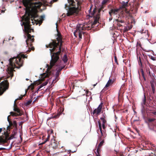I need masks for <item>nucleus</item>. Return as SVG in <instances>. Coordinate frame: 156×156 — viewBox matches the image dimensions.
<instances>
[{
	"mask_svg": "<svg viewBox=\"0 0 156 156\" xmlns=\"http://www.w3.org/2000/svg\"><path fill=\"white\" fill-rule=\"evenodd\" d=\"M23 4L26 7V12L25 15L23 16L24 22L22 23L21 25L24 26V30L27 33V34H29L31 31H34V30L31 28V25L30 24V20L33 21V20L37 17L38 9H40L41 11L45 10L46 8L41 9L40 8L43 5L39 0H23ZM34 24V23L32 22Z\"/></svg>",
	"mask_w": 156,
	"mask_h": 156,
	"instance_id": "nucleus-1",
	"label": "nucleus"
},
{
	"mask_svg": "<svg viewBox=\"0 0 156 156\" xmlns=\"http://www.w3.org/2000/svg\"><path fill=\"white\" fill-rule=\"evenodd\" d=\"M57 37L56 39H51V41L48 44L46 45L47 48H50V52L51 54V58L50 63V65H47V70H51L53 66L59 59V55L61 51L63 52L64 49H62V46L63 41L61 34L58 31Z\"/></svg>",
	"mask_w": 156,
	"mask_h": 156,
	"instance_id": "nucleus-2",
	"label": "nucleus"
},
{
	"mask_svg": "<svg viewBox=\"0 0 156 156\" xmlns=\"http://www.w3.org/2000/svg\"><path fill=\"white\" fill-rule=\"evenodd\" d=\"M69 5H65V9L67 10L66 14L67 16H77L79 14L81 10V2L78 1L74 0H67Z\"/></svg>",
	"mask_w": 156,
	"mask_h": 156,
	"instance_id": "nucleus-3",
	"label": "nucleus"
},
{
	"mask_svg": "<svg viewBox=\"0 0 156 156\" xmlns=\"http://www.w3.org/2000/svg\"><path fill=\"white\" fill-rule=\"evenodd\" d=\"M16 59L15 57L10 58L9 59V64L10 65V69L8 70V73L10 75L11 77L13 76V72L15 68H20L22 66V62L20 61V58H17Z\"/></svg>",
	"mask_w": 156,
	"mask_h": 156,
	"instance_id": "nucleus-4",
	"label": "nucleus"
},
{
	"mask_svg": "<svg viewBox=\"0 0 156 156\" xmlns=\"http://www.w3.org/2000/svg\"><path fill=\"white\" fill-rule=\"evenodd\" d=\"M122 6L118 9H111L109 12V14L111 17L113 14L116 15L120 12L122 14L127 13V2H122Z\"/></svg>",
	"mask_w": 156,
	"mask_h": 156,
	"instance_id": "nucleus-5",
	"label": "nucleus"
},
{
	"mask_svg": "<svg viewBox=\"0 0 156 156\" xmlns=\"http://www.w3.org/2000/svg\"><path fill=\"white\" fill-rule=\"evenodd\" d=\"M103 8V7H101V8L99 9L98 12L96 13V9H94L92 13H91V17H93L94 18V21L93 23V25H95L98 23V20L100 18V12L101 10Z\"/></svg>",
	"mask_w": 156,
	"mask_h": 156,
	"instance_id": "nucleus-6",
	"label": "nucleus"
},
{
	"mask_svg": "<svg viewBox=\"0 0 156 156\" xmlns=\"http://www.w3.org/2000/svg\"><path fill=\"white\" fill-rule=\"evenodd\" d=\"M2 79V78H0V82ZM9 87V83L7 80H4L0 83V95H2L3 93L7 90L8 89Z\"/></svg>",
	"mask_w": 156,
	"mask_h": 156,
	"instance_id": "nucleus-7",
	"label": "nucleus"
},
{
	"mask_svg": "<svg viewBox=\"0 0 156 156\" xmlns=\"http://www.w3.org/2000/svg\"><path fill=\"white\" fill-rule=\"evenodd\" d=\"M13 131L12 132V134L10 137H9V133L8 131L4 132V136H2L3 143L6 142L8 140H11L14 137V136L16 133V130L14 129Z\"/></svg>",
	"mask_w": 156,
	"mask_h": 156,
	"instance_id": "nucleus-8",
	"label": "nucleus"
},
{
	"mask_svg": "<svg viewBox=\"0 0 156 156\" xmlns=\"http://www.w3.org/2000/svg\"><path fill=\"white\" fill-rule=\"evenodd\" d=\"M49 77L48 74L44 73L41 76V79L39 80L34 82L33 83H32L30 85L29 87V88H30L31 90H33L34 88V85H38L41 83L42 81H43L44 79V78Z\"/></svg>",
	"mask_w": 156,
	"mask_h": 156,
	"instance_id": "nucleus-9",
	"label": "nucleus"
},
{
	"mask_svg": "<svg viewBox=\"0 0 156 156\" xmlns=\"http://www.w3.org/2000/svg\"><path fill=\"white\" fill-rule=\"evenodd\" d=\"M27 38L26 41L27 46L28 47L29 45H30V46H32V43L33 42L34 40V36H31L30 34H27Z\"/></svg>",
	"mask_w": 156,
	"mask_h": 156,
	"instance_id": "nucleus-10",
	"label": "nucleus"
},
{
	"mask_svg": "<svg viewBox=\"0 0 156 156\" xmlns=\"http://www.w3.org/2000/svg\"><path fill=\"white\" fill-rule=\"evenodd\" d=\"M86 27L84 26L82 24H78L76 28V30L75 31L74 34L75 36V34L76 32L77 33H84L83 31L86 30Z\"/></svg>",
	"mask_w": 156,
	"mask_h": 156,
	"instance_id": "nucleus-11",
	"label": "nucleus"
},
{
	"mask_svg": "<svg viewBox=\"0 0 156 156\" xmlns=\"http://www.w3.org/2000/svg\"><path fill=\"white\" fill-rule=\"evenodd\" d=\"M103 103H101L98 106L97 108L95 109L93 112V114H95L96 115H99L101 112Z\"/></svg>",
	"mask_w": 156,
	"mask_h": 156,
	"instance_id": "nucleus-12",
	"label": "nucleus"
},
{
	"mask_svg": "<svg viewBox=\"0 0 156 156\" xmlns=\"http://www.w3.org/2000/svg\"><path fill=\"white\" fill-rule=\"evenodd\" d=\"M104 142V140H103L99 144L98 146V147L97 149V153H96V156H101V148L103 145Z\"/></svg>",
	"mask_w": 156,
	"mask_h": 156,
	"instance_id": "nucleus-13",
	"label": "nucleus"
},
{
	"mask_svg": "<svg viewBox=\"0 0 156 156\" xmlns=\"http://www.w3.org/2000/svg\"><path fill=\"white\" fill-rule=\"evenodd\" d=\"M16 100H15L14 102L13 110L15 112H17L20 116L22 115V114L20 112V110L17 107L16 104Z\"/></svg>",
	"mask_w": 156,
	"mask_h": 156,
	"instance_id": "nucleus-14",
	"label": "nucleus"
},
{
	"mask_svg": "<svg viewBox=\"0 0 156 156\" xmlns=\"http://www.w3.org/2000/svg\"><path fill=\"white\" fill-rule=\"evenodd\" d=\"M64 68V66H59L56 69L57 71L55 73V78L57 79L60 74L61 70Z\"/></svg>",
	"mask_w": 156,
	"mask_h": 156,
	"instance_id": "nucleus-15",
	"label": "nucleus"
},
{
	"mask_svg": "<svg viewBox=\"0 0 156 156\" xmlns=\"http://www.w3.org/2000/svg\"><path fill=\"white\" fill-rule=\"evenodd\" d=\"M10 117V115H9L7 117V120L8 121L9 125L7 127V130H9V129H12L13 127V122L10 120L9 117Z\"/></svg>",
	"mask_w": 156,
	"mask_h": 156,
	"instance_id": "nucleus-16",
	"label": "nucleus"
},
{
	"mask_svg": "<svg viewBox=\"0 0 156 156\" xmlns=\"http://www.w3.org/2000/svg\"><path fill=\"white\" fill-rule=\"evenodd\" d=\"M58 145V143L57 142L55 141V140H54L52 141L51 144V147H52L54 149H56L57 148Z\"/></svg>",
	"mask_w": 156,
	"mask_h": 156,
	"instance_id": "nucleus-17",
	"label": "nucleus"
},
{
	"mask_svg": "<svg viewBox=\"0 0 156 156\" xmlns=\"http://www.w3.org/2000/svg\"><path fill=\"white\" fill-rule=\"evenodd\" d=\"M112 80L111 79H109L106 84L105 87L103 89V90H106V88L108 87L111 84H112Z\"/></svg>",
	"mask_w": 156,
	"mask_h": 156,
	"instance_id": "nucleus-18",
	"label": "nucleus"
},
{
	"mask_svg": "<svg viewBox=\"0 0 156 156\" xmlns=\"http://www.w3.org/2000/svg\"><path fill=\"white\" fill-rule=\"evenodd\" d=\"M140 32L142 33L145 34V37L147 38L148 37V32L147 30L142 29L140 30Z\"/></svg>",
	"mask_w": 156,
	"mask_h": 156,
	"instance_id": "nucleus-19",
	"label": "nucleus"
},
{
	"mask_svg": "<svg viewBox=\"0 0 156 156\" xmlns=\"http://www.w3.org/2000/svg\"><path fill=\"white\" fill-rule=\"evenodd\" d=\"M37 15H38V14H37ZM38 15H37V17L36 18H35V20H34V21H35V22H38L39 23H41L42 22V20H43V19L44 17V16H40L41 19L40 20H38L37 19H36V18H37L38 17Z\"/></svg>",
	"mask_w": 156,
	"mask_h": 156,
	"instance_id": "nucleus-20",
	"label": "nucleus"
},
{
	"mask_svg": "<svg viewBox=\"0 0 156 156\" xmlns=\"http://www.w3.org/2000/svg\"><path fill=\"white\" fill-rule=\"evenodd\" d=\"M98 125L99 126V128L100 130V131L101 133V135L102 136H104L103 133L102 132V125L101 124V122L100 120H99L98 121Z\"/></svg>",
	"mask_w": 156,
	"mask_h": 156,
	"instance_id": "nucleus-21",
	"label": "nucleus"
},
{
	"mask_svg": "<svg viewBox=\"0 0 156 156\" xmlns=\"http://www.w3.org/2000/svg\"><path fill=\"white\" fill-rule=\"evenodd\" d=\"M15 57L16 58V59H17V58H20V61H21V62H22V66L23 65V61H22V60L21 58H27V56H25L24 54H22V55H21L20 56H18L17 57Z\"/></svg>",
	"mask_w": 156,
	"mask_h": 156,
	"instance_id": "nucleus-22",
	"label": "nucleus"
},
{
	"mask_svg": "<svg viewBox=\"0 0 156 156\" xmlns=\"http://www.w3.org/2000/svg\"><path fill=\"white\" fill-rule=\"evenodd\" d=\"M100 119L102 121V124H105L107 122L106 120V117L105 115H103V117L100 118Z\"/></svg>",
	"mask_w": 156,
	"mask_h": 156,
	"instance_id": "nucleus-23",
	"label": "nucleus"
},
{
	"mask_svg": "<svg viewBox=\"0 0 156 156\" xmlns=\"http://www.w3.org/2000/svg\"><path fill=\"white\" fill-rule=\"evenodd\" d=\"M10 115H11L12 116H19V115L18 114V113L12 112H10Z\"/></svg>",
	"mask_w": 156,
	"mask_h": 156,
	"instance_id": "nucleus-24",
	"label": "nucleus"
},
{
	"mask_svg": "<svg viewBox=\"0 0 156 156\" xmlns=\"http://www.w3.org/2000/svg\"><path fill=\"white\" fill-rule=\"evenodd\" d=\"M123 35L125 37H127V27H125L123 30Z\"/></svg>",
	"mask_w": 156,
	"mask_h": 156,
	"instance_id": "nucleus-25",
	"label": "nucleus"
},
{
	"mask_svg": "<svg viewBox=\"0 0 156 156\" xmlns=\"http://www.w3.org/2000/svg\"><path fill=\"white\" fill-rule=\"evenodd\" d=\"M68 59L67 57V55H65L63 57V60L64 62L66 63L67 62Z\"/></svg>",
	"mask_w": 156,
	"mask_h": 156,
	"instance_id": "nucleus-26",
	"label": "nucleus"
},
{
	"mask_svg": "<svg viewBox=\"0 0 156 156\" xmlns=\"http://www.w3.org/2000/svg\"><path fill=\"white\" fill-rule=\"evenodd\" d=\"M32 102V100H30L28 101L27 102H25V105L26 106H28V105H29Z\"/></svg>",
	"mask_w": 156,
	"mask_h": 156,
	"instance_id": "nucleus-27",
	"label": "nucleus"
},
{
	"mask_svg": "<svg viewBox=\"0 0 156 156\" xmlns=\"http://www.w3.org/2000/svg\"><path fill=\"white\" fill-rule=\"evenodd\" d=\"M125 84H123V85H122V86H121V88H120V90H121V92L122 91V90L123 91L125 89V88H126V87H125Z\"/></svg>",
	"mask_w": 156,
	"mask_h": 156,
	"instance_id": "nucleus-28",
	"label": "nucleus"
},
{
	"mask_svg": "<svg viewBox=\"0 0 156 156\" xmlns=\"http://www.w3.org/2000/svg\"><path fill=\"white\" fill-rule=\"evenodd\" d=\"M12 122L13 124V127H16L17 123L16 122V121H13Z\"/></svg>",
	"mask_w": 156,
	"mask_h": 156,
	"instance_id": "nucleus-29",
	"label": "nucleus"
},
{
	"mask_svg": "<svg viewBox=\"0 0 156 156\" xmlns=\"http://www.w3.org/2000/svg\"><path fill=\"white\" fill-rule=\"evenodd\" d=\"M79 34V36L80 38V39H81L82 38V34H84V33H78Z\"/></svg>",
	"mask_w": 156,
	"mask_h": 156,
	"instance_id": "nucleus-30",
	"label": "nucleus"
},
{
	"mask_svg": "<svg viewBox=\"0 0 156 156\" xmlns=\"http://www.w3.org/2000/svg\"><path fill=\"white\" fill-rule=\"evenodd\" d=\"M108 1V0H104L102 1L101 3L103 5H104Z\"/></svg>",
	"mask_w": 156,
	"mask_h": 156,
	"instance_id": "nucleus-31",
	"label": "nucleus"
},
{
	"mask_svg": "<svg viewBox=\"0 0 156 156\" xmlns=\"http://www.w3.org/2000/svg\"><path fill=\"white\" fill-rule=\"evenodd\" d=\"M43 87V85H42V84L40 86H39L37 88V91L38 92L39 90L42 87Z\"/></svg>",
	"mask_w": 156,
	"mask_h": 156,
	"instance_id": "nucleus-32",
	"label": "nucleus"
},
{
	"mask_svg": "<svg viewBox=\"0 0 156 156\" xmlns=\"http://www.w3.org/2000/svg\"><path fill=\"white\" fill-rule=\"evenodd\" d=\"M114 58H115V63H117V64H118V62L117 61V57H116V56H115Z\"/></svg>",
	"mask_w": 156,
	"mask_h": 156,
	"instance_id": "nucleus-33",
	"label": "nucleus"
},
{
	"mask_svg": "<svg viewBox=\"0 0 156 156\" xmlns=\"http://www.w3.org/2000/svg\"><path fill=\"white\" fill-rule=\"evenodd\" d=\"M105 124H102V127L103 128V129H104V131H105Z\"/></svg>",
	"mask_w": 156,
	"mask_h": 156,
	"instance_id": "nucleus-34",
	"label": "nucleus"
},
{
	"mask_svg": "<svg viewBox=\"0 0 156 156\" xmlns=\"http://www.w3.org/2000/svg\"><path fill=\"white\" fill-rule=\"evenodd\" d=\"M29 50H28V51L29 52H30L31 51V50L34 51V48L33 47H31L30 50V48H29Z\"/></svg>",
	"mask_w": 156,
	"mask_h": 156,
	"instance_id": "nucleus-35",
	"label": "nucleus"
},
{
	"mask_svg": "<svg viewBox=\"0 0 156 156\" xmlns=\"http://www.w3.org/2000/svg\"><path fill=\"white\" fill-rule=\"evenodd\" d=\"M155 120L154 118L150 119H148V121L150 122H153Z\"/></svg>",
	"mask_w": 156,
	"mask_h": 156,
	"instance_id": "nucleus-36",
	"label": "nucleus"
},
{
	"mask_svg": "<svg viewBox=\"0 0 156 156\" xmlns=\"http://www.w3.org/2000/svg\"><path fill=\"white\" fill-rule=\"evenodd\" d=\"M24 96H25V95H22L20 97H19V98L16 100V101H17V100H19H19H21L22 99L23 97Z\"/></svg>",
	"mask_w": 156,
	"mask_h": 156,
	"instance_id": "nucleus-37",
	"label": "nucleus"
},
{
	"mask_svg": "<svg viewBox=\"0 0 156 156\" xmlns=\"http://www.w3.org/2000/svg\"><path fill=\"white\" fill-rule=\"evenodd\" d=\"M48 83V81H46L45 83H44L43 84H42V85H43V86H44L46 85Z\"/></svg>",
	"mask_w": 156,
	"mask_h": 156,
	"instance_id": "nucleus-38",
	"label": "nucleus"
},
{
	"mask_svg": "<svg viewBox=\"0 0 156 156\" xmlns=\"http://www.w3.org/2000/svg\"><path fill=\"white\" fill-rule=\"evenodd\" d=\"M58 116V115H54V116H53V117L51 118H57Z\"/></svg>",
	"mask_w": 156,
	"mask_h": 156,
	"instance_id": "nucleus-39",
	"label": "nucleus"
},
{
	"mask_svg": "<svg viewBox=\"0 0 156 156\" xmlns=\"http://www.w3.org/2000/svg\"><path fill=\"white\" fill-rule=\"evenodd\" d=\"M2 136H0V142L1 143H2Z\"/></svg>",
	"mask_w": 156,
	"mask_h": 156,
	"instance_id": "nucleus-40",
	"label": "nucleus"
},
{
	"mask_svg": "<svg viewBox=\"0 0 156 156\" xmlns=\"http://www.w3.org/2000/svg\"><path fill=\"white\" fill-rule=\"evenodd\" d=\"M5 149H6L4 148H3V147L0 148V151L2 150H5Z\"/></svg>",
	"mask_w": 156,
	"mask_h": 156,
	"instance_id": "nucleus-41",
	"label": "nucleus"
},
{
	"mask_svg": "<svg viewBox=\"0 0 156 156\" xmlns=\"http://www.w3.org/2000/svg\"><path fill=\"white\" fill-rule=\"evenodd\" d=\"M38 100V98H37L33 102V103H34L36 101H37Z\"/></svg>",
	"mask_w": 156,
	"mask_h": 156,
	"instance_id": "nucleus-42",
	"label": "nucleus"
},
{
	"mask_svg": "<svg viewBox=\"0 0 156 156\" xmlns=\"http://www.w3.org/2000/svg\"><path fill=\"white\" fill-rule=\"evenodd\" d=\"M76 150H77V149H76V148H75V150H74V151H71V150H70V151H71V152H72L73 153H74V152H76Z\"/></svg>",
	"mask_w": 156,
	"mask_h": 156,
	"instance_id": "nucleus-43",
	"label": "nucleus"
},
{
	"mask_svg": "<svg viewBox=\"0 0 156 156\" xmlns=\"http://www.w3.org/2000/svg\"><path fill=\"white\" fill-rule=\"evenodd\" d=\"M132 26H132L131 25H130V27H129L128 29L127 28V30H128V29L130 30V29H131L132 28Z\"/></svg>",
	"mask_w": 156,
	"mask_h": 156,
	"instance_id": "nucleus-44",
	"label": "nucleus"
},
{
	"mask_svg": "<svg viewBox=\"0 0 156 156\" xmlns=\"http://www.w3.org/2000/svg\"><path fill=\"white\" fill-rule=\"evenodd\" d=\"M49 138H50V136L49 135H48V138H47V141H48V140H49Z\"/></svg>",
	"mask_w": 156,
	"mask_h": 156,
	"instance_id": "nucleus-45",
	"label": "nucleus"
},
{
	"mask_svg": "<svg viewBox=\"0 0 156 156\" xmlns=\"http://www.w3.org/2000/svg\"><path fill=\"white\" fill-rule=\"evenodd\" d=\"M152 90H153V91H154V86H152Z\"/></svg>",
	"mask_w": 156,
	"mask_h": 156,
	"instance_id": "nucleus-46",
	"label": "nucleus"
},
{
	"mask_svg": "<svg viewBox=\"0 0 156 156\" xmlns=\"http://www.w3.org/2000/svg\"><path fill=\"white\" fill-rule=\"evenodd\" d=\"M58 0H53V1H51V2H56Z\"/></svg>",
	"mask_w": 156,
	"mask_h": 156,
	"instance_id": "nucleus-47",
	"label": "nucleus"
},
{
	"mask_svg": "<svg viewBox=\"0 0 156 156\" xmlns=\"http://www.w3.org/2000/svg\"><path fill=\"white\" fill-rule=\"evenodd\" d=\"M153 114L155 115H156V112H154L153 113Z\"/></svg>",
	"mask_w": 156,
	"mask_h": 156,
	"instance_id": "nucleus-48",
	"label": "nucleus"
},
{
	"mask_svg": "<svg viewBox=\"0 0 156 156\" xmlns=\"http://www.w3.org/2000/svg\"><path fill=\"white\" fill-rule=\"evenodd\" d=\"M112 17H111V18H110L109 19V21H110L112 20Z\"/></svg>",
	"mask_w": 156,
	"mask_h": 156,
	"instance_id": "nucleus-49",
	"label": "nucleus"
},
{
	"mask_svg": "<svg viewBox=\"0 0 156 156\" xmlns=\"http://www.w3.org/2000/svg\"><path fill=\"white\" fill-rule=\"evenodd\" d=\"M1 12H2H2H4V11H3V10H2L1 11Z\"/></svg>",
	"mask_w": 156,
	"mask_h": 156,
	"instance_id": "nucleus-50",
	"label": "nucleus"
},
{
	"mask_svg": "<svg viewBox=\"0 0 156 156\" xmlns=\"http://www.w3.org/2000/svg\"><path fill=\"white\" fill-rule=\"evenodd\" d=\"M97 84V83H96V84L94 85V87Z\"/></svg>",
	"mask_w": 156,
	"mask_h": 156,
	"instance_id": "nucleus-51",
	"label": "nucleus"
},
{
	"mask_svg": "<svg viewBox=\"0 0 156 156\" xmlns=\"http://www.w3.org/2000/svg\"><path fill=\"white\" fill-rule=\"evenodd\" d=\"M89 11H91V7L90 8V9L89 10Z\"/></svg>",
	"mask_w": 156,
	"mask_h": 156,
	"instance_id": "nucleus-52",
	"label": "nucleus"
},
{
	"mask_svg": "<svg viewBox=\"0 0 156 156\" xmlns=\"http://www.w3.org/2000/svg\"><path fill=\"white\" fill-rule=\"evenodd\" d=\"M26 80H27V81H28V80H29L28 79H27V78H26Z\"/></svg>",
	"mask_w": 156,
	"mask_h": 156,
	"instance_id": "nucleus-53",
	"label": "nucleus"
},
{
	"mask_svg": "<svg viewBox=\"0 0 156 156\" xmlns=\"http://www.w3.org/2000/svg\"><path fill=\"white\" fill-rule=\"evenodd\" d=\"M5 41V40H4L3 41V44L4 43V41Z\"/></svg>",
	"mask_w": 156,
	"mask_h": 156,
	"instance_id": "nucleus-54",
	"label": "nucleus"
},
{
	"mask_svg": "<svg viewBox=\"0 0 156 156\" xmlns=\"http://www.w3.org/2000/svg\"><path fill=\"white\" fill-rule=\"evenodd\" d=\"M88 92H89V93H90V92H89V91H88L87 92V94H88Z\"/></svg>",
	"mask_w": 156,
	"mask_h": 156,
	"instance_id": "nucleus-55",
	"label": "nucleus"
},
{
	"mask_svg": "<svg viewBox=\"0 0 156 156\" xmlns=\"http://www.w3.org/2000/svg\"><path fill=\"white\" fill-rule=\"evenodd\" d=\"M4 129H5L4 128Z\"/></svg>",
	"mask_w": 156,
	"mask_h": 156,
	"instance_id": "nucleus-56",
	"label": "nucleus"
}]
</instances>
